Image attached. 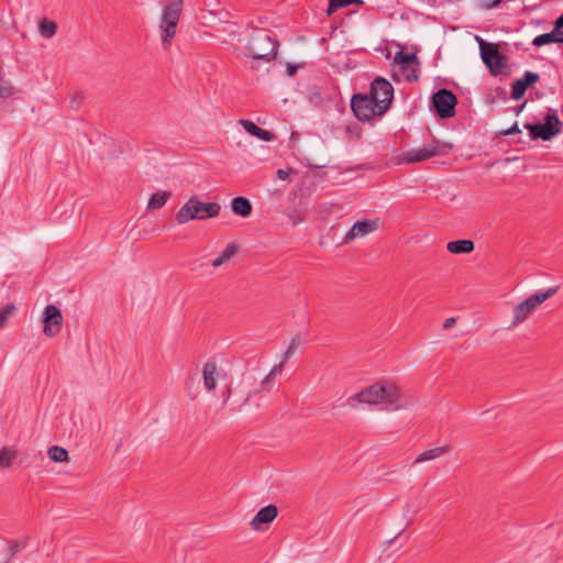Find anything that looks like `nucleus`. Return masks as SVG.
Listing matches in <instances>:
<instances>
[{"mask_svg": "<svg viewBox=\"0 0 563 563\" xmlns=\"http://www.w3.org/2000/svg\"><path fill=\"white\" fill-rule=\"evenodd\" d=\"M231 207L235 214L243 218L249 217L252 212V205L245 197H235L231 202Z\"/></svg>", "mask_w": 563, "mask_h": 563, "instance_id": "obj_23", "label": "nucleus"}, {"mask_svg": "<svg viewBox=\"0 0 563 563\" xmlns=\"http://www.w3.org/2000/svg\"><path fill=\"white\" fill-rule=\"evenodd\" d=\"M474 249L475 244L472 240H456L446 244V250L452 254H470Z\"/></svg>", "mask_w": 563, "mask_h": 563, "instance_id": "obj_21", "label": "nucleus"}, {"mask_svg": "<svg viewBox=\"0 0 563 563\" xmlns=\"http://www.w3.org/2000/svg\"><path fill=\"white\" fill-rule=\"evenodd\" d=\"M551 43H562L563 44V32L559 31L558 27L554 25V29L550 33H544L541 35H538L533 38L532 45L537 47H541L547 44Z\"/></svg>", "mask_w": 563, "mask_h": 563, "instance_id": "obj_20", "label": "nucleus"}, {"mask_svg": "<svg viewBox=\"0 0 563 563\" xmlns=\"http://www.w3.org/2000/svg\"><path fill=\"white\" fill-rule=\"evenodd\" d=\"M377 220H363L357 221L352 225L350 231L345 234L343 243H349L356 238H363L377 229Z\"/></svg>", "mask_w": 563, "mask_h": 563, "instance_id": "obj_17", "label": "nucleus"}, {"mask_svg": "<svg viewBox=\"0 0 563 563\" xmlns=\"http://www.w3.org/2000/svg\"><path fill=\"white\" fill-rule=\"evenodd\" d=\"M18 550H19V544L18 543L11 544L10 548H9V551H10L11 554L15 553Z\"/></svg>", "mask_w": 563, "mask_h": 563, "instance_id": "obj_38", "label": "nucleus"}, {"mask_svg": "<svg viewBox=\"0 0 563 563\" xmlns=\"http://www.w3.org/2000/svg\"><path fill=\"white\" fill-rule=\"evenodd\" d=\"M431 102L439 118L449 119L454 117L457 98L451 90L446 88L439 89L432 95Z\"/></svg>", "mask_w": 563, "mask_h": 563, "instance_id": "obj_10", "label": "nucleus"}, {"mask_svg": "<svg viewBox=\"0 0 563 563\" xmlns=\"http://www.w3.org/2000/svg\"><path fill=\"white\" fill-rule=\"evenodd\" d=\"M515 133H521V130L519 129L518 123H514L512 126H510L508 130L500 132V134H503V135H511Z\"/></svg>", "mask_w": 563, "mask_h": 563, "instance_id": "obj_33", "label": "nucleus"}, {"mask_svg": "<svg viewBox=\"0 0 563 563\" xmlns=\"http://www.w3.org/2000/svg\"><path fill=\"white\" fill-rule=\"evenodd\" d=\"M525 104H526V103H523V104H521V106H519V107H517V108H516V113H517V114H518V113L523 109Z\"/></svg>", "mask_w": 563, "mask_h": 563, "instance_id": "obj_40", "label": "nucleus"}, {"mask_svg": "<svg viewBox=\"0 0 563 563\" xmlns=\"http://www.w3.org/2000/svg\"><path fill=\"white\" fill-rule=\"evenodd\" d=\"M15 93V88L8 82L0 84V98H9Z\"/></svg>", "mask_w": 563, "mask_h": 563, "instance_id": "obj_30", "label": "nucleus"}, {"mask_svg": "<svg viewBox=\"0 0 563 563\" xmlns=\"http://www.w3.org/2000/svg\"><path fill=\"white\" fill-rule=\"evenodd\" d=\"M555 26L558 27L559 31H562V29H563V14L560 15L558 18V20L555 21Z\"/></svg>", "mask_w": 563, "mask_h": 563, "instance_id": "obj_37", "label": "nucleus"}, {"mask_svg": "<svg viewBox=\"0 0 563 563\" xmlns=\"http://www.w3.org/2000/svg\"><path fill=\"white\" fill-rule=\"evenodd\" d=\"M43 333L53 338L60 332L63 325L62 311L55 305H47L42 314Z\"/></svg>", "mask_w": 563, "mask_h": 563, "instance_id": "obj_13", "label": "nucleus"}, {"mask_svg": "<svg viewBox=\"0 0 563 563\" xmlns=\"http://www.w3.org/2000/svg\"><path fill=\"white\" fill-rule=\"evenodd\" d=\"M503 0H479L481 7L485 10H490L500 4Z\"/></svg>", "mask_w": 563, "mask_h": 563, "instance_id": "obj_32", "label": "nucleus"}, {"mask_svg": "<svg viewBox=\"0 0 563 563\" xmlns=\"http://www.w3.org/2000/svg\"><path fill=\"white\" fill-rule=\"evenodd\" d=\"M537 563H558V560L553 555L547 554L540 558Z\"/></svg>", "mask_w": 563, "mask_h": 563, "instance_id": "obj_34", "label": "nucleus"}, {"mask_svg": "<svg viewBox=\"0 0 563 563\" xmlns=\"http://www.w3.org/2000/svg\"><path fill=\"white\" fill-rule=\"evenodd\" d=\"M454 323H455V318H453V317L449 318V319L445 320V322L443 324V328L446 329V330L451 329V328H453Z\"/></svg>", "mask_w": 563, "mask_h": 563, "instance_id": "obj_36", "label": "nucleus"}, {"mask_svg": "<svg viewBox=\"0 0 563 563\" xmlns=\"http://www.w3.org/2000/svg\"><path fill=\"white\" fill-rule=\"evenodd\" d=\"M47 454L53 462L62 463L68 460L67 450L58 445L49 448Z\"/></svg>", "mask_w": 563, "mask_h": 563, "instance_id": "obj_29", "label": "nucleus"}, {"mask_svg": "<svg viewBox=\"0 0 563 563\" xmlns=\"http://www.w3.org/2000/svg\"><path fill=\"white\" fill-rule=\"evenodd\" d=\"M377 107L376 100L369 93H356L351 99V109L360 121H369L379 117Z\"/></svg>", "mask_w": 563, "mask_h": 563, "instance_id": "obj_11", "label": "nucleus"}, {"mask_svg": "<svg viewBox=\"0 0 563 563\" xmlns=\"http://www.w3.org/2000/svg\"><path fill=\"white\" fill-rule=\"evenodd\" d=\"M276 174L277 177L282 180H286L289 177V170L286 169H278Z\"/></svg>", "mask_w": 563, "mask_h": 563, "instance_id": "obj_35", "label": "nucleus"}, {"mask_svg": "<svg viewBox=\"0 0 563 563\" xmlns=\"http://www.w3.org/2000/svg\"><path fill=\"white\" fill-rule=\"evenodd\" d=\"M395 62L399 65L408 81L412 82L418 80L419 62L415 53L399 51L395 55Z\"/></svg>", "mask_w": 563, "mask_h": 563, "instance_id": "obj_15", "label": "nucleus"}, {"mask_svg": "<svg viewBox=\"0 0 563 563\" xmlns=\"http://www.w3.org/2000/svg\"><path fill=\"white\" fill-rule=\"evenodd\" d=\"M240 124L245 129L247 133H250L253 136H256L262 141L271 142L275 139V135L272 132L257 126L254 122L250 120L242 119L240 120Z\"/></svg>", "mask_w": 563, "mask_h": 563, "instance_id": "obj_19", "label": "nucleus"}, {"mask_svg": "<svg viewBox=\"0 0 563 563\" xmlns=\"http://www.w3.org/2000/svg\"><path fill=\"white\" fill-rule=\"evenodd\" d=\"M539 78V74L529 70L526 71L522 78H519L511 84V98L515 100L521 99L528 87L536 84Z\"/></svg>", "mask_w": 563, "mask_h": 563, "instance_id": "obj_16", "label": "nucleus"}, {"mask_svg": "<svg viewBox=\"0 0 563 563\" xmlns=\"http://www.w3.org/2000/svg\"><path fill=\"white\" fill-rule=\"evenodd\" d=\"M203 386L208 393L218 396L221 407L229 405L233 410H240L246 405L260 407L258 396L266 395L258 390L260 383L251 375H245L233 389L227 382L225 373L213 363H207L202 367Z\"/></svg>", "mask_w": 563, "mask_h": 563, "instance_id": "obj_1", "label": "nucleus"}, {"mask_svg": "<svg viewBox=\"0 0 563 563\" xmlns=\"http://www.w3.org/2000/svg\"><path fill=\"white\" fill-rule=\"evenodd\" d=\"M38 31L43 37L51 38L56 34L57 24L52 20L43 18L38 22Z\"/></svg>", "mask_w": 563, "mask_h": 563, "instance_id": "obj_27", "label": "nucleus"}, {"mask_svg": "<svg viewBox=\"0 0 563 563\" xmlns=\"http://www.w3.org/2000/svg\"><path fill=\"white\" fill-rule=\"evenodd\" d=\"M295 71H296V66L289 65V66H288V74H289V75H294V74H295Z\"/></svg>", "mask_w": 563, "mask_h": 563, "instance_id": "obj_39", "label": "nucleus"}, {"mask_svg": "<svg viewBox=\"0 0 563 563\" xmlns=\"http://www.w3.org/2000/svg\"><path fill=\"white\" fill-rule=\"evenodd\" d=\"M221 206L218 202H202L197 196H191L177 211L175 219L178 224L191 220H206L218 217Z\"/></svg>", "mask_w": 563, "mask_h": 563, "instance_id": "obj_4", "label": "nucleus"}, {"mask_svg": "<svg viewBox=\"0 0 563 563\" xmlns=\"http://www.w3.org/2000/svg\"><path fill=\"white\" fill-rule=\"evenodd\" d=\"M184 1L174 0L164 5L159 18V31L163 46L167 49L176 36L183 12Z\"/></svg>", "mask_w": 563, "mask_h": 563, "instance_id": "obj_5", "label": "nucleus"}, {"mask_svg": "<svg viewBox=\"0 0 563 563\" xmlns=\"http://www.w3.org/2000/svg\"><path fill=\"white\" fill-rule=\"evenodd\" d=\"M369 95L376 100L378 107V115H384L394 99V87L393 85L383 77H376L371 82Z\"/></svg>", "mask_w": 563, "mask_h": 563, "instance_id": "obj_9", "label": "nucleus"}, {"mask_svg": "<svg viewBox=\"0 0 563 563\" xmlns=\"http://www.w3.org/2000/svg\"><path fill=\"white\" fill-rule=\"evenodd\" d=\"M246 48L253 59L271 62L277 57L278 41L272 31L254 27L249 35Z\"/></svg>", "mask_w": 563, "mask_h": 563, "instance_id": "obj_3", "label": "nucleus"}, {"mask_svg": "<svg viewBox=\"0 0 563 563\" xmlns=\"http://www.w3.org/2000/svg\"><path fill=\"white\" fill-rule=\"evenodd\" d=\"M278 515L276 506L268 505L257 511L251 520V527L255 531L264 530V526L272 522Z\"/></svg>", "mask_w": 563, "mask_h": 563, "instance_id": "obj_18", "label": "nucleus"}, {"mask_svg": "<svg viewBox=\"0 0 563 563\" xmlns=\"http://www.w3.org/2000/svg\"><path fill=\"white\" fill-rule=\"evenodd\" d=\"M0 327H2V319H0Z\"/></svg>", "mask_w": 563, "mask_h": 563, "instance_id": "obj_41", "label": "nucleus"}, {"mask_svg": "<svg viewBox=\"0 0 563 563\" xmlns=\"http://www.w3.org/2000/svg\"><path fill=\"white\" fill-rule=\"evenodd\" d=\"M364 1L363 0H329V7L327 9V14L328 15H331L333 14L336 10L341 9V8H346L351 4H363Z\"/></svg>", "mask_w": 563, "mask_h": 563, "instance_id": "obj_28", "label": "nucleus"}, {"mask_svg": "<svg viewBox=\"0 0 563 563\" xmlns=\"http://www.w3.org/2000/svg\"><path fill=\"white\" fill-rule=\"evenodd\" d=\"M360 404H384L391 410H399L407 407V401L399 387L391 382L374 384L347 399L350 407L357 408Z\"/></svg>", "mask_w": 563, "mask_h": 563, "instance_id": "obj_2", "label": "nucleus"}, {"mask_svg": "<svg viewBox=\"0 0 563 563\" xmlns=\"http://www.w3.org/2000/svg\"><path fill=\"white\" fill-rule=\"evenodd\" d=\"M559 290V287H549L543 290H539L536 294L528 297L526 300L518 303L514 309V319L509 325V328H516L520 323H522L525 320L528 319V317L545 300H548L550 297H552L554 294H556Z\"/></svg>", "mask_w": 563, "mask_h": 563, "instance_id": "obj_6", "label": "nucleus"}, {"mask_svg": "<svg viewBox=\"0 0 563 563\" xmlns=\"http://www.w3.org/2000/svg\"><path fill=\"white\" fill-rule=\"evenodd\" d=\"M448 451H449V446H446V445L438 446V448H433V449H428V450L423 451L422 453H420L416 457L413 463L418 464V463H423V462H429V461H433V460L440 459Z\"/></svg>", "mask_w": 563, "mask_h": 563, "instance_id": "obj_22", "label": "nucleus"}, {"mask_svg": "<svg viewBox=\"0 0 563 563\" xmlns=\"http://www.w3.org/2000/svg\"><path fill=\"white\" fill-rule=\"evenodd\" d=\"M169 197H170V192H168V191L154 192L148 200L147 209H151V210L161 209L162 207L165 206V203L167 202Z\"/></svg>", "mask_w": 563, "mask_h": 563, "instance_id": "obj_26", "label": "nucleus"}, {"mask_svg": "<svg viewBox=\"0 0 563 563\" xmlns=\"http://www.w3.org/2000/svg\"><path fill=\"white\" fill-rule=\"evenodd\" d=\"M562 122L556 115V112L549 110L544 118V123L534 124L527 123L525 128L529 131L532 140L549 141L561 132Z\"/></svg>", "mask_w": 563, "mask_h": 563, "instance_id": "obj_7", "label": "nucleus"}, {"mask_svg": "<svg viewBox=\"0 0 563 563\" xmlns=\"http://www.w3.org/2000/svg\"><path fill=\"white\" fill-rule=\"evenodd\" d=\"M476 38L479 43L481 57L484 64L496 75L506 67L505 56L500 54L497 44L487 43L478 36Z\"/></svg>", "mask_w": 563, "mask_h": 563, "instance_id": "obj_12", "label": "nucleus"}, {"mask_svg": "<svg viewBox=\"0 0 563 563\" xmlns=\"http://www.w3.org/2000/svg\"><path fill=\"white\" fill-rule=\"evenodd\" d=\"M300 344H301L300 335H296L290 340L288 347L286 349V351L283 355V360L278 364H275L271 368L268 374L260 382L258 390H262V391H265V394H268L274 389L275 379L279 375H282V373L284 371V363L287 362L296 353V351L299 349Z\"/></svg>", "mask_w": 563, "mask_h": 563, "instance_id": "obj_8", "label": "nucleus"}, {"mask_svg": "<svg viewBox=\"0 0 563 563\" xmlns=\"http://www.w3.org/2000/svg\"><path fill=\"white\" fill-rule=\"evenodd\" d=\"M15 310L14 305L10 303L7 305L1 311H0V319H2V325L5 324L8 317Z\"/></svg>", "mask_w": 563, "mask_h": 563, "instance_id": "obj_31", "label": "nucleus"}, {"mask_svg": "<svg viewBox=\"0 0 563 563\" xmlns=\"http://www.w3.org/2000/svg\"><path fill=\"white\" fill-rule=\"evenodd\" d=\"M446 148H451V145L434 142L432 145L423 146L418 150L409 151L405 154L404 161L406 163H418L429 159L434 156H440L446 153Z\"/></svg>", "mask_w": 563, "mask_h": 563, "instance_id": "obj_14", "label": "nucleus"}, {"mask_svg": "<svg viewBox=\"0 0 563 563\" xmlns=\"http://www.w3.org/2000/svg\"><path fill=\"white\" fill-rule=\"evenodd\" d=\"M18 451L12 446H4L0 450V470L9 468L15 457Z\"/></svg>", "mask_w": 563, "mask_h": 563, "instance_id": "obj_25", "label": "nucleus"}, {"mask_svg": "<svg viewBox=\"0 0 563 563\" xmlns=\"http://www.w3.org/2000/svg\"><path fill=\"white\" fill-rule=\"evenodd\" d=\"M239 246L235 243H230L225 246L222 253L214 260L211 261L213 267H219L228 262L233 255L236 254Z\"/></svg>", "mask_w": 563, "mask_h": 563, "instance_id": "obj_24", "label": "nucleus"}]
</instances>
